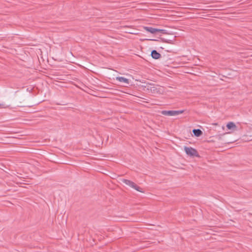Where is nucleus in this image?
<instances>
[{
  "instance_id": "6",
  "label": "nucleus",
  "mask_w": 252,
  "mask_h": 252,
  "mask_svg": "<svg viewBox=\"0 0 252 252\" xmlns=\"http://www.w3.org/2000/svg\"><path fill=\"white\" fill-rule=\"evenodd\" d=\"M116 80L119 81L120 82L124 83L126 84H129V81L128 79L124 77L119 76L117 77L116 78Z\"/></svg>"
},
{
  "instance_id": "8",
  "label": "nucleus",
  "mask_w": 252,
  "mask_h": 252,
  "mask_svg": "<svg viewBox=\"0 0 252 252\" xmlns=\"http://www.w3.org/2000/svg\"><path fill=\"white\" fill-rule=\"evenodd\" d=\"M193 134L197 137L201 136L202 134V131L199 129H194L192 130Z\"/></svg>"
},
{
  "instance_id": "5",
  "label": "nucleus",
  "mask_w": 252,
  "mask_h": 252,
  "mask_svg": "<svg viewBox=\"0 0 252 252\" xmlns=\"http://www.w3.org/2000/svg\"><path fill=\"white\" fill-rule=\"evenodd\" d=\"M143 29L139 30L140 31H142L143 30H146L147 32H166L165 30L162 29H156L152 27H142Z\"/></svg>"
},
{
  "instance_id": "12",
  "label": "nucleus",
  "mask_w": 252,
  "mask_h": 252,
  "mask_svg": "<svg viewBox=\"0 0 252 252\" xmlns=\"http://www.w3.org/2000/svg\"><path fill=\"white\" fill-rule=\"evenodd\" d=\"M163 33H167L168 32H162Z\"/></svg>"
},
{
  "instance_id": "1",
  "label": "nucleus",
  "mask_w": 252,
  "mask_h": 252,
  "mask_svg": "<svg viewBox=\"0 0 252 252\" xmlns=\"http://www.w3.org/2000/svg\"><path fill=\"white\" fill-rule=\"evenodd\" d=\"M185 152H186V154L190 157H199V155L198 154V152L197 150L191 147H186L185 146L184 147Z\"/></svg>"
},
{
  "instance_id": "3",
  "label": "nucleus",
  "mask_w": 252,
  "mask_h": 252,
  "mask_svg": "<svg viewBox=\"0 0 252 252\" xmlns=\"http://www.w3.org/2000/svg\"><path fill=\"white\" fill-rule=\"evenodd\" d=\"M122 182L126 184V185L130 187L131 188L135 189V190L143 192V191L141 189L138 187L137 185H136L134 182L127 180V179H123L122 180Z\"/></svg>"
},
{
  "instance_id": "7",
  "label": "nucleus",
  "mask_w": 252,
  "mask_h": 252,
  "mask_svg": "<svg viewBox=\"0 0 252 252\" xmlns=\"http://www.w3.org/2000/svg\"><path fill=\"white\" fill-rule=\"evenodd\" d=\"M151 56L153 59H158L161 57V55L156 50H154L151 52Z\"/></svg>"
},
{
  "instance_id": "11",
  "label": "nucleus",
  "mask_w": 252,
  "mask_h": 252,
  "mask_svg": "<svg viewBox=\"0 0 252 252\" xmlns=\"http://www.w3.org/2000/svg\"><path fill=\"white\" fill-rule=\"evenodd\" d=\"M129 33H131V34H137V32H129Z\"/></svg>"
},
{
  "instance_id": "2",
  "label": "nucleus",
  "mask_w": 252,
  "mask_h": 252,
  "mask_svg": "<svg viewBox=\"0 0 252 252\" xmlns=\"http://www.w3.org/2000/svg\"><path fill=\"white\" fill-rule=\"evenodd\" d=\"M184 110H162L161 112V114L162 115H165V116H177L179 114H182L184 112Z\"/></svg>"
},
{
  "instance_id": "4",
  "label": "nucleus",
  "mask_w": 252,
  "mask_h": 252,
  "mask_svg": "<svg viewBox=\"0 0 252 252\" xmlns=\"http://www.w3.org/2000/svg\"><path fill=\"white\" fill-rule=\"evenodd\" d=\"M148 90H150L153 94H158L161 93V89L158 86L153 85L149 87Z\"/></svg>"
},
{
  "instance_id": "10",
  "label": "nucleus",
  "mask_w": 252,
  "mask_h": 252,
  "mask_svg": "<svg viewBox=\"0 0 252 252\" xmlns=\"http://www.w3.org/2000/svg\"><path fill=\"white\" fill-rule=\"evenodd\" d=\"M175 37L176 35H174L172 39L162 38V40L167 43H171L172 41L174 40Z\"/></svg>"
},
{
  "instance_id": "9",
  "label": "nucleus",
  "mask_w": 252,
  "mask_h": 252,
  "mask_svg": "<svg viewBox=\"0 0 252 252\" xmlns=\"http://www.w3.org/2000/svg\"><path fill=\"white\" fill-rule=\"evenodd\" d=\"M226 127H227L228 129H231L232 128L235 127L236 125L233 122H229L227 124Z\"/></svg>"
}]
</instances>
